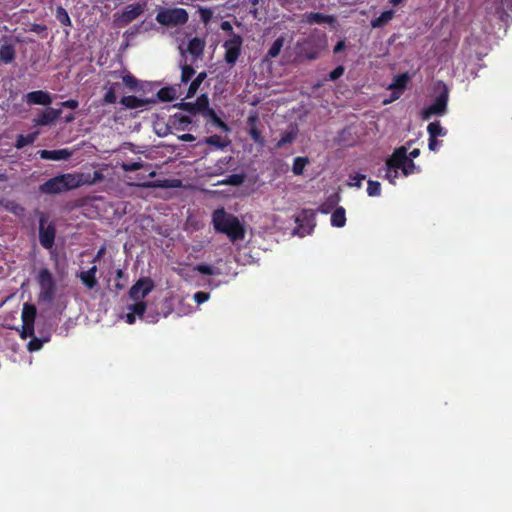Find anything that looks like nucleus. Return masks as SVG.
Returning a JSON list of instances; mask_svg holds the SVG:
<instances>
[{
	"mask_svg": "<svg viewBox=\"0 0 512 512\" xmlns=\"http://www.w3.org/2000/svg\"><path fill=\"white\" fill-rule=\"evenodd\" d=\"M284 39L282 37L277 38L268 50L267 55L271 58H275L280 54L283 47Z\"/></svg>",
	"mask_w": 512,
	"mask_h": 512,
	"instance_id": "nucleus-34",
	"label": "nucleus"
},
{
	"mask_svg": "<svg viewBox=\"0 0 512 512\" xmlns=\"http://www.w3.org/2000/svg\"><path fill=\"white\" fill-rule=\"evenodd\" d=\"M203 143L215 146L219 149H223L228 145L229 142L224 141L220 135H212V136L206 137L203 140Z\"/></svg>",
	"mask_w": 512,
	"mask_h": 512,
	"instance_id": "nucleus-30",
	"label": "nucleus"
},
{
	"mask_svg": "<svg viewBox=\"0 0 512 512\" xmlns=\"http://www.w3.org/2000/svg\"><path fill=\"white\" fill-rule=\"evenodd\" d=\"M195 270L198 271L199 273L205 274V275H213L214 274L213 267H211L209 265H205V264L197 265L195 267Z\"/></svg>",
	"mask_w": 512,
	"mask_h": 512,
	"instance_id": "nucleus-46",
	"label": "nucleus"
},
{
	"mask_svg": "<svg viewBox=\"0 0 512 512\" xmlns=\"http://www.w3.org/2000/svg\"><path fill=\"white\" fill-rule=\"evenodd\" d=\"M15 59V49L11 44H2L0 47V61L8 64Z\"/></svg>",
	"mask_w": 512,
	"mask_h": 512,
	"instance_id": "nucleus-22",
	"label": "nucleus"
},
{
	"mask_svg": "<svg viewBox=\"0 0 512 512\" xmlns=\"http://www.w3.org/2000/svg\"><path fill=\"white\" fill-rule=\"evenodd\" d=\"M199 12L200 18L205 24H207L213 16V12L209 8H200Z\"/></svg>",
	"mask_w": 512,
	"mask_h": 512,
	"instance_id": "nucleus-44",
	"label": "nucleus"
},
{
	"mask_svg": "<svg viewBox=\"0 0 512 512\" xmlns=\"http://www.w3.org/2000/svg\"><path fill=\"white\" fill-rule=\"evenodd\" d=\"M448 97V89L446 86H444V89L440 92L439 95H437L434 102L431 105L423 108L421 112L422 118L427 120L434 115H443L447 110Z\"/></svg>",
	"mask_w": 512,
	"mask_h": 512,
	"instance_id": "nucleus-7",
	"label": "nucleus"
},
{
	"mask_svg": "<svg viewBox=\"0 0 512 512\" xmlns=\"http://www.w3.org/2000/svg\"><path fill=\"white\" fill-rule=\"evenodd\" d=\"M367 193L371 197L379 196L381 194L380 182L369 180L367 186Z\"/></svg>",
	"mask_w": 512,
	"mask_h": 512,
	"instance_id": "nucleus-37",
	"label": "nucleus"
},
{
	"mask_svg": "<svg viewBox=\"0 0 512 512\" xmlns=\"http://www.w3.org/2000/svg\"><path fill=\"white\" fill-rule=\"evenodd\" d=\"M176 98V90L174 88H162L157 93V99L161 101H171Z\"/></svg>",
	"mask_w": 512,
	"mask_h": 512,
	"instance_id": "nucleus-32",
	"label": "nucleus"
},
{
	"mask_svg": "<svg viewBox=\"0 0 512 512\" xmlns=\"http://www.w3.org/2000/svg\"><path fill=\"white\" fill-rule=\"evenodd\" d=\"M416 165L411 158H406L405 164L402 166L401 171L405 176H409L416 170Z\"/></svg>",
	"mask_w": 512,
	"mask_h": 512,
	"instance_id": "nucleus-38",
	"label": "nucleus"
},
{
	"mask_svg": "<svg viewBox=\"0 0 512 512\" xmlns=\"http://www.w3.org/2000/svg\"><path fill=\"white\" fill-rule=\"evenodd\" d=\"M171 124L177 129V130H185L187 129L188 125L191 124V119L188 116H184L182 114H175L171 119Z\"/></svg>",
	"mask_w": 512,
	"mask_h": 512,
	"instance_id": "nucleus-24",
	"label": "nucleus"
},
{
	"mask_svg": "<svg viewBox=\"0 0 512 512\" xmlns=\"http://www.w3.org/2000/svg\"><path fill=\"white\" fill-rule=\"evenodd\" d=\"M407 156L406 148L401 146L395 149L391 157L387 160L386 164L390 167L401 170L402 166L405 164Z\"/></svg>",
	"mask_w": 512,
	"mask_h": 512,
	"instance_id": "nucleus-16",
	"label": "nucleus"
},
{
	"mask_svg": "<svg viewBox=\"0 0 512 512\" xmlns=\"http://www.w3.org/2000/svg\"><path fill=\"white\" fill-rule=\"evenodd\" d=\"M345 210L341 207L337 208L331 216V223L333 226L342 227L345 225Z\"/></svg>",
	"mask_w": 512,
	"mask_h": 512,
	"instance_id": "nucleus-27",
	"label": "nucleus"
},
{
	"mask_svg": "<svg viewBox=\"0 0 512 512\" xmlns=\"http://www.w3.org/2000/svg\"><path fill=\"white\" fill-rule=\"evenodd\" d=\"M207 78V73L206 72H200L196 78L191 82L189 88H188V92H187V97H192L193 95H195V93L197 92L198 88L200 87V85L202 84V82Z\"/></svg>",
	"mask_w": 512,
	"mask_h": 512,
	"instance_id": "nucleus-25",
	"label": "nucleus"
},
{
	"mask_svg": "<svg viewBox=\"0 0 512 512\" xmlns=\"http://www.w3.org/2000/svg\"><path fill=\"white\" fill-rule=\"evenodd\" d=\"M154 289V282L149 277L140 278L129 290L134 301H142Z\"/></svg>",
	"mask_w": 512,
	"mask_h": 512,
	"instance_id": "nucleus-9",
	"label": "nucleus"
},
{
	"mask_svg": "<svg viewBox=\"0 0 512 512\" xmlns=\"http://www.w3.org/2000/svg\"><path fill=\"white\" fill-rule=\"evenodd\" d=\"M178 139L181 141H184V142H190V141H194L195 137L192 134L187 133V134H182V135L178 136Z\"/></svg>",
	"mask_w": 512,
	"mask_h": 512,
	"instance_id": "nucleus-54",
	"label": "nucleus"
},
{
	"mask_svg": "<svg viewBox=\"0 0 512 512\" xmlns=\"http://www.w3.org/2000/svg\"><path fill=\"white\" fill-rule=\"evenodd\" d=\"M35 279L39 286V301L51 304L55 300L58 290L52 272L47 267L39 268L36 272Z\"/></svg>",
	"mask_w": 512,
	"mask_h": 512,
	"instance_id": "nucleus-3",
	"label": "nucleus"
},
{
	"mask_svg": "<svg viewBox=\"0 0 512 512\" xmlns=\"http://www.w3.org/2000/svg\"><path fill=\"white\" fill-rule=\"evenodd\" d=\"M194 74L195 71L192 66L187 65L186 63L181 65V82L187 83Z\"/></svg>",
	"mask_w": 512,
	"mask_h": 512,
	"instance_id": "nucleus-36",
	"label": "nucleus"
},
{
	"mask_svg": "<svg viewBox=\"0 0 512 512\" xmlns=\"http://www.w3.org/2000/svg\"><path fill=\"white\" fill-rule=\"evenodd\" d=\"M147 305L144 301H136L134 304H131L127 307L128 311L134 313L135 316L145 320L148 323H156L159 319V314H146Z\"/></svg>",
	"mask_w": 512,
	"mask_h": 512,
	"instance_id": "nucleus-11",
	"label": "nucleus"
},
{
	"mask_svg": "<svg viewBox=\"0 0 512 512\" xmlns=\"http://www.w3.org/2000/svg\"><path fill=\"white\" fill-rule=\"evenodd\" d=\"M224 59L229 65H234L240 55L242 38L239 35L232 34L231 38L224 42Z\"/></svg>",
	"mask_w": 512,
	"mask_h": 512,
	"instance_id": "nucleus-8",
	"label": "nucleus"
},
{
	"mask_svg": "<svg viewBox=\"0 0 512 512\" xmlns=\"http://www.w3.org/2000/svg\"><path fill=\"white\" fill-rule=\"evenodd\" d=\"M56 18L62 25H65V26L71 25V20H70V17L68 15L67 11L61 6L57 7V9H56Z\"/></svg>",
	"mask_w": 512,
	"mask_h": 512,
	"instance_id": "nucleus-35",
	"label": "nucleus"
},
{
	"mask_svg": "<svg viewBox=\"0 0 512 512\" xmlns=\"http://www.w3.org/2000/svg\"><path fill=\"white\" fill-rule=\"evenodd\" d=\"M420 155V150L418 148L413 149L410 153L408 158H411L412 160L414 158H417Z\"/></svg>",
	"mask_w": 512,
	"mask_h": 512,
	"instance_id": "nucleus-59",
	"label": "nucleus"
},
{
	"mask_svg": "<svg viewBox=\"0 0 512 512\" xmlns=\"http://www.w3.org/2000/svg\"><path fill=\"white\" fill-rule=\"evenodd\" d=\"M61 106L68 109H76L79 106V102L75 99H70L62 102Z\"/></svg>",
	"mask_w": 512,
	"mask_h": 512,
	"instance_id": "nucleus-50",
	"label": "nucleus"
},
{
	"mask_svg": "<svg viewBox=\"0 0 512 512\" xmlns=\"http://www.w3.org/2000/svg\"><path fill=\"white\" fill-rule=\"evenodd\" d=\"M212 223L217 232L226 234L232 242L243 240L245 237V229L239 219L224 209L213 212Z\"/></svg>",
	"mask_w": 512,
	"mask_h": 512,
	"instance_id": "nucleus-1",
	"label": "nucleus"
},
{
	"mask_svg": "<svg viewBox=\"0 0 512 512\" xmlns=\"http://www.w3.org/2000/svg\"><path fill=\"white\" fill-rule=\"evenodd\" d=\"M156 102L157 99H142L136 96H124L120 100V103L128 109L139 108Z\"/></svg>",
	"mask_w": 512,
	"mask_h": 512,
	"instance_id": "nucleus-17",
	"label": "nucleus"
},
{
	"mask_svg": "<svg viewBox=\"0 0 512 512\" xmlns=\"http://www.w3.org/2000/svg\"><path fill=\"white\" fill-rule=\"evenodd\" d=\"M427 131L430 138H437L438 136H444L446 134V131L439 121L431 122L427 127Z\"/></svg>",
	"mask_w": 512,
	"mask_h": 512,
	"instance_id": "nucleus-28",
	"label": "nucleus"
},
{
	"mask_svg": "<svg viewBox=\"0 0 512 512\" xmlns=\"http://www.w3.org/2000/svg\"><path fill=\"white\" fill-rule=\"evenodd\" d=\"M208 299H209V294L206 293V292L199 291V292L194 294V300L198 304H202V303L206 302Z\"/></svg>",
	"mask_w": 512,
	"mask_h": 512,
	"instance_id": "nucleus-48",
	"label": "nucleus"
},
{
	"mask_svg": "<svg viewBox=\"0 0 512 512\" xmlns=\"http://www.w3.org/2000/svg\"><path fill=\"white\" fill-rule=\"evenodd\" d=\"M232 157H224L216 163V171L217 173H224L226 171V166L230 163Z\"/></svg>",
	"mask_w": 512,
	"mask_h": 512,
	"instance_id": "nucleus-43",
	"label": "nucleus"
},
{
	"mask_svg": "<svg viewBox=\"0 0 512 512\" xmlns=\"http://www.w3.org/2000/svg\"><path fill=\"white\" fill-rule=\"evenodd\" d=\"M408 81L409 76L407 73L399 74L394 78L389 86V88L392 89V99L390 101L396 100L402 95Z\"/></svg>",
	"mask_w": 512,
	"mask_h": 512,
	"instance_id": "nucleus-13",
	"label": "nucleus"
},
{
	"mask_svg": "<svg viewBox=\"0 0 512 512\" xmlns=\"http://www.w3.org/2000/svg\"><path fill=\"white\" fill-rule=\"evenodd\" d=\"M135 320H136V316L134 315V313L129 311L126 314V322L129 323V324H133V323H135Z\"/></svg>",
	"mask_w": 512,
	"mask_h": 512,
	"instance_id": "nucleus-56",
	"label": "nucleus"
},
{
	"mask_svg": "<svg viewBox=\"0 0 512 512\" xmlns=\"http://www.w3.org/2000/svg\"><path fill=\"white\" fill-rule=\"evenodd\" d=\"M48 339L41 340L39 338L34 337L31 339V341L28 343V349L30 351H37L42 348L44 342H47Z\"/></svg>",
	"mask_w": 512,
	"mask_h": 512,
	"instance_id": "nucleus-42",
	"label": "nucleus"
},
{
	"mask_svg": "<svg viewBox=\"0 0 512 512\" xmlns=\"http://www.w3.org/2000/svg\"><path fill=\"white\" fill-rule=\"evenodd\" d=\"M103 179H104V175L99 171H95L93 174V179L90 183L94 184V183L102 181Z\"/></svg>",
	"mask_w": 512,
	"mask_h": 512,
	"instance_id": "nucleus-52",
	"label": "nucleus"
},
{
	"mask_svg": "<svg viewBox=\"0 0 512 512\" xmlns=\"http://www.w3.org/2000/svg\"><path fill=\"white\" fill-rule=\"evenodd\" d=\"M116 276L118 279H121L124 276V272L121 269L116 271Z\"/></svg>",
	"mask_w": 512,
	"mask_h": 512,
	"instance_id": "nucleus-62",
	"label": "nucleus"
},
{
	"mask_svg": "<svg viewBox=\"0 0 512 512\" xmlns=\"http://www.w3.org/2000/svg\"><path fill=\"white\" fill-rule=\"evenodd\" d=\"M74 119H75L74 115H73V114H70V115H68V116L65 118V121H66L67 123H69V122H72Z\"/></svg>",
	"mask_w": 512,
	"mask_h": 512,
	"instance_id": "nucleus-63",
	"label": "nucleus"
},
{
	"mask_svg": "<svg viewBox=\"0 0 512 512\" xmlns=\"http://www.w3.org/2000/svg\"><path fill=\"white\" fill-rule=\"evenodd\" d=\"M122 80H123V83H124L127 87H129L130 89H134V88H136V86H137V80H136V78H135L134 76L130 75V74H129V75H125V76L122 78Z\"/></svg>",
	"mask_w": 512,
	"mask_h": 512,
	"instance_id": "nucleus-47",
	"label": "nucleus"
},
{
	"mask_svg": "<svg viewBox=\"0 0 512 512\" xmlns=\"http://www.w3.org/2000/svg\"><path fill=\"white\" fill-rule=\"evenodd\" d=\"M394 16L393 10H386L381 15L371 21L373 28H380L385 26Z\"/></svg>",
	"mask_w": 512,
	"mask_h": 512,
	"instance_id": "nucleus-23",
	"label": "nucleus"
},
{
	"mask_svg": "<svg viewBox=\"0 0 512 512\" xmlns=\"http://www.w3.org/2000/svg\"><path fill=\"white\" fill-rule=\"evenodd\" d=\"M344 73V67L343 66H337L333 71H331L328 75V80L334 81L340 78Z\"/></svg>",
	"mask_w": 512,
	"mask_h": 512,
	"instance_id": "nucleus-45",
	"label": "nucleus"
},
{
	"mask_svg": "<svg viewBox=\"0 0 512 512\" xmlns=\"http://www.w3.org/2000/svg\"><path fill=\"white\" fill-rule=\"evenodd\" d=\"M25 100L30 105H50L52 103V96L46 91L37 90L27 93Z\"/></svg>",
	"mask_w": 512,
	"mask_h": 512,
	"instance_id": "nucleus-12",
	"label": "nucleus"
},
{
	"mask_svg": "<svg viewBox=\"0 0 512 512\" xmlns=\"http://www.w3.org/2000/svg\"><path fill=\"white\" fill-rule=\"evenodd\" d=\"M403 0H390V3L393 5V6H398L400 3H402Z\"/></svg>",
	"mask_w": 512,
	"mask_h": 512,
	"instance_id": "nucleus-64",
	"label": "nucleus"
},
{
	"mask_svg": "<svg viewBox=\"0 0 512 512\" xmlns=\"http://www.w3.org/2000/svg\"><path fill=\"white\" fill-rule=\"evenodd\" d=\"M250 134H251V137L254 139V141H256V142L261 141L260 133L256 129H252Z\"/></svg>",
	"mask_w": 512,
	"mask_h": 512,
	"instance_id": "nucleus-57",
	"label": "nucleus"
},
{
	"mask_svg": "<svg viewBox=\"0 0 512 512\" xmlns=\"http://www.w3.org/2000/svg\"><path fill=\"white\" fill-rule=\"evenodd\" d=\"M61 112L60 109L47 108L34 119V123L39 126L49 125L59 118Z\"/></svg>",
	"mask_w": 512,
	"mask_h": 512,
	"instance_id": "nucleus-14",
	"label": "nucleus"
},
{
	"mask_svg": "<svg viewBox=\"0 0 512 512\" xmlns=\"http://www.w3.org/2000/svg\"><path fill=\"white\" fill-rule=\"evenodd\" d=\"M115 86L116 84H112L106 94L104 95L103 101L106 104H114L117 100L116 94H115Z\"/></svg>",
	"mask_w": 512,
	"mask_h": 512,
	"instance_id": "nucleus-41",
	"label": "nucleus"
},
{
	"mask_svg": "<svg viewBox=\"0 0 512 512\" xmlns=\"http://www.w3.org/2000/svg\"><path fill=\"white\" fill-rule=\"evenodd\" d=\"M441 144L440 141L437 140V138H430L428 142V147L430 151L436 152L438 150L439 145Z\"/></svg>",
	"mask_w": 512,
	"mask_h": 512,
	"instance_id": "nucleus-51",
	"label": "nucleus"
},
{
	"mask_svg": "<svg viewBox=\"0 0 512 512\" xmlns=\"http://www.w3.org/2000/svg\"><path fill=\"white\" fill-rule=\"evenodd\" d=\"M145 167V164L142 162V161H138V162H131V163H122L121 164V168L125 171V172H132V171H136V170H139V169H142Z\"/></svg>",
	"mask_w": 512,
	"mask_h": 512,
	"instance_id": "nucleus-39",
	"label": "nucleus"
},
{
	"mask_svg": "<svg viewBox=\"0 0 512 512\" xmlns=\"http://www.w3.org/2000/svg\"><path fill=\"white\" fill-rule=\"evenodd\" d=\"M178 106L183 110L195 114V105L192 102H181L178 104Z\"/></svg>",
	"mask_w": 512,
	"mask_h": 512,
	"instance_id": "nucleus-49",
	"label": "nucleus"
},
{
	"mask_svg": "<svg viewBox=\"0 0 512 512\" xmlns=\"http://www.w3.org/2000/svg\"><path fill=\"white\" fill-rule=\"evenodd\" d=\"M309 163L306 157H296L293 162L292 171L295 175H302L305 166Z\"/></svg>",
	"mask_w": 512,
	"mask_h": 512,
	"instance_id": "nucleus-31",
	"label": "nucleus"
},
{
	"mask_svg": "<svg viewBox=\"0 0 512 512\" xmlns=\"http://www.w3.org/2000/svg\"><path fill=\"white\" fill-rule=\"evenodd\" d=\"M221 29L224 31H232V25L228 21L221 23Z\"/></svg>",
	"mask_w": 512,
	"mask_h": 512,
	"instance_id": "nucleus-58",
	"label": "nucleus"
},
{
	"mask_svg": "<svg viewBox=\"0 0 512 512\" xmlns=\"http://www.w3.org/2000/svg\"><path fill=\"white\" fill-rule=\"evenodd\" d=\"M398 169L390 167L386 164L385 167V178L389 180L391 184H395L396 179L398 178Z\"/></svg>",
	"mask_w": 512,
	"mask_h": 512,
	"instance_id": "nucleus-40",
	"label": "nucleus"
},
{
	"mask_svg": "<svg viewBox=\"0 0 512 512\" xmlns=\"http://www.w3.org/2000/svg\"><path fill=\"white\" fill-rule=\"evenodd\" d=\"M364 179H365V176L359 175V174H355L354 177H353L354 187H361L362 180H364Z\"/></svg>",
	"mask_w": 512,
	"mask_h": 512,
	"instance_id": "nucleus-53",
	"label": "nucleus"
},
{
	"mask_svg": "<svg viewBox=\"0 0 512 512\" xmlns=\"http://www.w3.org/2000/svg\"><path fill=\"white\" fill-rule=\"evenodd\" d=\"M51 256L52 258L55 260L56 262V269H58V266H59V262H58V255L55 253V252H52L51 253Z\"/></svg>",
	"mask_w": 512,
	"mask_h": 512,
	"instance_id": "nucleus-61",
	"label": "nucleus"
},
{
	"mask_svg": "<svg viewBox=\"0 0 512 512\" xmlns=\"http://www.w3.org/2000/svg\"><path fill=\"white\" fill-rule=\"evenodd\" d=\"M39 241L46 248L51 249L54 245L56 236V227L53 223H48L44 213H39Z\"/></svg>",
	"mask_w": 512,
	"mask_h": 512,
	"instance_id": "nucleus-6",
	"label": "nucleus"
},
{
	"mask_svg": "<svg viewBox=\"0 0 512 512\" xmlns=\"http://www.w3.org/2000/svg\"><path fill=\"white\" fill-rule=\"evenodd\" d=\"M96 272H97V266H92L87 271H82L79 274V278L81 279L82 283L89 289H93L97 286L98 281L96 279Z\"/></svg>",
	"mask_w": 512,
	"mask_h": 512,
	"instance_id": "nucleus-20",
	"label": "nucleus"
},
{
	"mask_svg": "<svg viewBox=\"0 0 512 512\" xmlns=\"http://www.w3.org/2000/svg\"><path fill=\"white\" fill-rule=\"evenodd\" d=\"M195 105V114L201 112L205 115H215L214 111L209 109V99L206 94H202L196 102Z\"/></svg>",
	"mask_w": 512,
	"mask_h": 512,
	"instance_id": "nucleus-21",
	"label": "nucleus"
},
{
	"mask_svg": "<svg viewBox=\"0 0 512 512\" xmlns=\"http://www.w3.org/2000/svg\"><path fill=\"white\" fill-rule=\"evenodd\" d=\"M245 176L243 174H232L222 180L220 183L224 185L239 186L244 182Z\"/></svg>",
	"mask_w": 512,
	"mask_h": 512,
	"instance_id": "nucleus-33",
	"label": "nucleus"
},
{
	"mask_svg": "<svg viewBox=\"0 0 512 512\" xmlns=\"http://www.w3.org/2000/svg\"><path fill=\"white\" fill-rule=\"evenodd\" d=\"M36 317V307L30 303H24L22 309V321H23V337L32 336L34 333V321Z\"/></svg>",
	"mask_w": 512,
	"mask_h": 512,
	"instance_id": "nucleus-10",
	"label": "nucleus"
},
{
	"mask_svg": "<svg viewBox=\"0 0 512 512\" xmlns=\"http://www.w3.org/2000/svg\"><path fill=\"white\" fill-rule=\"evenodd\" d=\"M189 20V14L184 8H164L160 7L157 11L156 21L167 27L185 25Z\"/></svg>",
	"mask_w": 512,
	"mask_h": 512,
	"instance_id": "nucleus-4",
	"label": "nucleus"
},
{
	"mask_svg": "<svg viewBox=\"0 0 512 512\" xmlns=\"http://www.w3.org/2000/svg\"><path fill=\"white\" fill-rule=\"evenodd\" d=\"M344 48V42L340 41L337 43V45L334 47V53H339Z\"/></svg>",
	"mask_w": 512,
	"mask_h": 512,
	"instance_id": "nucleus-60",
	"label": "nucleus"
},
{
	"mask_svg": "<svg viewBox=\"0 0 512 512\" xmlns=\"http://www.w3.org/2000/svg\"><path fill=\"white\" fill-rule=\"evenodd\" d=\"M297 137V131L292 129L290 131H286L282 134L281 138L278 140L276 147L282 148L286 144H291Z\"/></svg>",
	"mask_w": 512,
	"mask_h": 512,
	"instance_id": "nucleus-29",
	"label": "nucleus"
},
{
	"mask_svg": "<svg viewBox=\"0 0 512 512\" xmlns=\"http://www.w3.org/2000/svg\"><path fill=\"white\" fill-rule=\"evenodd\" d=\"M206 42L199 37L192 38L187 46V51L194 57L195 60L201 59L204 53Z\"/></svg>",
	"mask_w": 512,
	"mask_h": 512,
	"instance_id": "nucleus-18",
	"label": "nucleus"
},
{
	"mask_svg": "<svg viewBox=\"0 0 512 512\" xmlns=\"http://www.w3.org/2000/svg\"><path fill=\"white\" fill-rule=\"evenodd\" d=\"M45 29H46L45 26L40 25V24H33L31 27V31L36 32V33H41Z\"/></svg>",
	"mask_w": 512,
	"mask_h": 512,
	"instance_id": "nucleus-55",
	"label": "nucleus"
},
{
	"mask_svg": "<svg viewBox=\"0 0 512 512\" xmlns=\"http://www.w3.org/2000/svg\"><path fill=\"white\" fill-rule=\"evenodd\" d=\"M37 138V133H30L28 135H18L15 143V147L17 149H22L23 147L34 143Z\"/></svg>",
	"mask_w": 512,
	"mask_h": 512,
	"instance_id": "nucleus-26",
	"label": "nucleus"
},
{
	"mask_svg": "<svg viewBox=\"0 0 512 512\" xmlns=\"http://www.w3.org/2000/svg\"><path fill=\"white\" fill-rule=\"evenodd\" d=\"M305 21L309 24H329L333 25L336 21L334 16L325 15L318 12L305 14Z\"/></svg>",
	"mask_w": 512,
	"mask_h": 512,
	"instance_id": "nucleus-19",
	"label": "nucleus"
},
{
	"mask_svg": "<svg viewBox=\"0 0 512 512\" xmlns=\"http://www.w3.org/2000/svg\"><path fill=\"white\" fill-rule=\"evenodd\" d=\"M38 153L41 159L52 161L68 160L72 156V152L68 149L41 150Z\"/></svg>",
	"mask_w": 512,
	"mask_h": 512,
	"instance_id": "nucleus-15",
	"label": "nucleus"
},
{
	"mask_svg": "<svg viewBox=\"0 0 512 512\" xmlns=\"http://www.w3.org/2000/svg\"><path fill=\"white\" fill-rule=\"evenodd\" d=\"M146 10V2L129 4L121 12L115 14V21L120 27L126 26L141 16Z\"/></svg>",
	"mask_w": 512,
	"mask_h": 512,
	"instance_id": "nucleus-5",
	"label": "nucleus"
},
{
	"mask_svg": "<svg viewBox=\"0 0 512 512\" xmlns=\"http://www.w3.org/2000/svg\"><path fill=\"white\" fill-rule=\"evenodd\" d=\"M84 184L80 174H62L47 180L41 184L39 190L44 194H58L75 189Z\"/></svg>",
	"mask_w": 512,
	"mask_h": 512,
	"instance_id": "nucleus-2",
	"label": "nucleus"
}]
</instances>
